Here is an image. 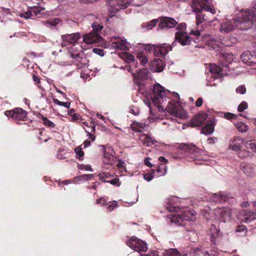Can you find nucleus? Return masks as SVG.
Listing matches in <instances>:
<instances>
[{
  "mask_svg": "<svg viewBox=\"0 0 256 256\" xmlns=\"http://www.w3.org/2000/svg\"><path fill=\"white\" fill-rule=\"evenodd\" d=\"M256 20V14L252 10H248L242 11L238 17L232 20H227L221 24L220 30L222 32L228 33L235 28L240 30L249 28Z\"/></svg>",
  "mask_w": 256,
  "mask_h": 256,
  "instance_id": "f257e3e1",
  "label": "nucleus"
},
{
  "mask_svg": "<svg viewBox=\"0 0 256 256\" xmlns=\"http://www.w3.org/2000/svg\"><path fill=\"white\" fill-rule=\"evenodd\" d=\"M177 198L173 196L168 199V210L170 212H180V214H170L168 215V218L170 219L172 222L175 224L177 226H184L186 222L189 220H192L190 217L194 216L195 212L194 210H189L188 208L180 209L177 206L174 204V201Z\"/></svg>",
  "mask_w": 256,
  "mask_h": 256,
  "instance_id": "f03ea898",
  "label": "nucleus"
},
{
  "mask_svg": "<svg viewBox=\"0 0 256 256\" xmlns=\"http://www.w3.org/2000/svg\"><path fill=\"white\" fill-rule=\"evenodd\" d=\"M194 12L196 14V24L198 25L204 21V15L202 10L210 12L212 14L216 13L214 7L210 4L208 0H192L190 5Z\"/></svg>",
  "mask_w": 256,
  "mask_h": 256,
  "instance_id": "7ed1b4c3",
  "label": "nucleus"
},
{
  "mask_svg": "<svg viewBox=\"0 0 256 256\" xmlns=\"http://www.w3.org/2000/svg\"><path fill=\"white\" fill-rule=\"evenodd\" d=\"M169 94L168 90H164V88L159 84H155L153 88V91L151 94L152 102L155 106L157 107L160 112L163 110L166 106Z\"/></svg>",
  "mask_w": 256,
  "mask_h": 256,
  "instance_id": "20e7f679",
  "label": "nucleus"
},
{
  "mask_svg": "<svg viewBox=\"0 0 256 256\" xmlns=\"http://www.w3.org/2000/svg\"><path fill=\"white\" fill-rule=\"evenodd\" d=\"M174 97V100L168 102V104L166 107V110L174 116L184 118H186V114L180 104L178 100L180 96L178 94H176Z\"/></svg>",
  "mask_w": 256,
  "mask_h": 256,
  "instance_id": "39448f33",
  "label": "nucleus"
},
{
  "mask_svg": "<svg viewBox=\"0 0 256 256\" xmlns=\"http://www.w3.org/2000/svg\"><path fill=\"white\" fill-rule=\"evenodd\" d=\"M127 244L130 248L139 252H146L148 250L146 243L134 236L132 237Z\"/></svg>",
  "mask_w": 256,
  "mask_h": 256,
  "instance_id": "423d86ee",
  "label": "nucleus"
},
{
  "mask_svg": "<svg viewBox=\"0 0 256 256\" xmlns=\"http://www.w3.org/2000/svg\"><path fill=\"white\" fill-rule=\"evenodd\" d=\"M214 212L218 220L224 222L229 220L232 215L231 210L226 207L217 208L214 210Z\"/></svg>",
  "mask_w": 256,
  "mask_h": 256,
  "instance_id": "0eeeda50",
  "label": "nucleus"
},
{
  "mask_svg": "<svg viewBox=\"0 0 256 256\" xmlns=\"http://www.w3.org/2000/svg\"><path fill=\"white\" fill-rule=\"evenodd\" d=\"M148 50H152V48L154 52L155 55L158 56H164L167 54L169 51L172 50V46L170 45H166L165 44L159 46H148L146 48Z\"/></svg>",
  "mask_w": 256,
  "mask_h": 256,
  "instance_id": "6e6552de",
  "label": "nucleus"
},
{
  "mask_svg": "<svg viewBox=\"0 0 256 256\" xmlns=\"http://www.w3.org/2000/svg\"><path fill=\"white\" fill-rule=\"evenodd\" d=\"M104 148L103 152L104 158L103 161L106 164L113 165L115 164L116 158L114 156L110 154L112 151V149L110 146H101Z\"/></svg>",
  "mask_w": 256,
  "mask_h": 256,
  "instance_id": "1a4fd4ad",
  "label": "nucleus"
},
{
  "mask_svg": "<svg viewBox=\"0 0 256 256\" xmlns=\"http://www.w3.org/2000/svg\"><path fill=\"white\" fill-rule=\"evenodd\" d=\"M62 46H66L67 44H74L79 40L81 35L79 32L71 34H66L62 36Z\"/></svg>",
  "mask_w": 256,
  "mask_h": 256,
  "instance_id": "9d476101",
  "label": "nucleus"
},
{
  "mask_svg": "<svg viewBox=\"0 0 256 256\" xmlns=\"http://www.w3.org/2000/svg\"><path fill=\"white\" fill-rule=\"evenodd\" d=\"M5 114L8 116H10L16 120H24L26 116V111L21 108H16L12 111H6Z\"/></svg>",
  "mask_w": 256,
  "mask_h": 256,
  "instance_id": "9b49d317",
  "label": "nucleus"
},
{
  "mask_svg": "<svg viewBox=\"0 0 256 256\" xmlns=\"http://www.w3.org/2000/svg\"><path fill=\"white\" fill-rule=\"evenodd\" d=\"M182 149L188 152L190 157L196 160L199 156L202 150L196 148L194 145H188V144H184L182 148Z\"/></svg>",
  "mask_w": 256,
  "mask_h": 256,
  "instance_id": "f8f14e48",
  "label": "nucleus"
},
{
  "mask_svg": "<svg viewBox=\"0 0 256 256\" xmlns=\"http://www.w3.org/2000/svg\"><path fill=\"white\" fill-rule=\"evenodd\" d=\"M208 118V114L204 112H200L196 114L190 122L192 127L200 126Z\"/></svg>",
  "mask_w": 256,
  "mask_h": 256,
  "instance_id": "ddd939ff",
  "label": "nucleus"
},
{
  "mask_svg": "<svg viewBox=\"0 0 256 256\" xmlns=\"http://www.w3.org/2000/svg\"><path fill=\"white\" fill-rule=\"evenodd\" d=\"M160 20L158 27L161 28H172L178 24V22L174 18L170 17H162Z\"/></svg>",
  "mask_w": 256,
  "mask_h": 256,
  "instance_id": "4468645a",
  "label": "nucleus"
},
{
  "mask_svg": "<svg viewBox=\"0 0 256 256\" xmlns=\"http://www.w3.org/2000/svg\"><path fill=\"white\" fill-rule=\"evenodd\" d=\"M102 40V38L96 32H90L84 36L83 40L87 44L100 42Z\"/></svg>",
  "mask_w": 256,
  "mask_h": 256,
  "instance_id": "2eb2a0df",
  "label": "nucleus"
},
{
  "mask_svg": "<svg viewBox=\"0 0 256 256\" xmlns=\"http://www.w3.org/2000/svg\"><path fill=\"white\" fill-rule=\"evenodd\" d=\"M176 39L182 46H186L190 44L191 39L190 37L186 32H177L176 33Z\"/></svg>",
  "mask_w": 256,
  "mask_h": 256,
  "instance_id": "dca6fc26",
  "label": "nucleus"
},
{
  "mask_svg": "<svg viewBox=\"0 0 256 256\" xmlns=\"http://www.w3.org/2000/svg\"><path fill=\"white\" fill-rule=\"evenodd\" d=\"M243 222H250L256 219V213L250 210H246L241 212L240 218Z\"/></svg>",
  "mask_w": 256,
  "mask_h": 256,
  "instance_id": "f3484780",
  "label": "nucleus"
},
{
  "mask_svg": "<svg viewBox=\"0 0 256 256\" xmlns=\"http://www.w3.org/2000/svg\"><path fill=\"white\" fill-rule=\"evenodd\" d=\"M164 64L160 58H155L150 64V68L153 72H161L163 70Z\"/></svg>",
  "mask_w": 256,
  "mask_h": 256,
  "instance_id": "a211bd4d",
  "label": "nucleus"
},
{
  "mask_svg": "<svg viewBox=\"0 0 256 256\" xmlns=\"http://www.w3.org/2000/svg\"><path fill=\"white\" fill-rule=\"evenodd\" d=\"M254 56L256 58V50L254 52L246 51L244 52L241 55V59L242 61L248 65H252L254 62L252 60Z\"/></svg>",
  "mask_w": 256,
  "mask_h": 256,
  "instance_id": "6ab92c4d",
  "label": "nucleus"
},
{
  "mask_svg": "<svg viewBox=\"0 0 256 256\" xmlns=\"http://www.w3.org/2000/svg\"><path fill=\"white\" fill-rule=\"evenodd\" d=\"M116 39L115 42H112L110 47L112 48H116L120 50H126L128 48L127 42L124 40L114 38Z\"/></svg>",
  "mask_w": 256,
  "mask_h": 256,
  "instance_id": "aec40b11",
  "label": "nucleus"
},
{
  "mask_svg": "<svg viewBox=\"0 0 256 256\" xmlns=\"http://www.w3.org/2000/svg\"><path fill=\"white\" fill-rule=\"evenodd\" d=\"M244 143V140L240 137H235L231 140L229 144V147L230 149L234 151L240 150L242 145Z\"/></svg>",
  "mask_w": 256,
  "mask_h": 256,
  "instance_id": "412c9836",
  "label": "nucleus"
},
{
  "mask_svg": "<svg viewBox=\"0 0 256 256\" xmlns=\"http://www.w3.org/2000/svg\"><path fill=\"white\" fill-rule=\"evenodd\" d=\"M228 196L226 194L220 192L218 194H212L210 198V200L216 202H222L227 200Z\"/></svg>",
  "mask_w": 256,
  "mask_h": 256,
  "instance_id": "4be33fe9",
  "label": "nucleus"
},
{
  "mask_svg": "<svg viewBox=\"0 0 256 256\" xmlns=\"http://www.w3.org/2000/svg\"><path fill=\"white\" fill-rule=\"evenodd\" d=\"M133 76L135 79L138 80H144L150 78L151 75V73L147 69H142L136 73H133Z\"/></svg>",
  "mask_w": 256,
  "mask_h": 256,
  "instance_id": "5701e85b",
  "label": "nucleus"
},
{
  "mask_svg": "<svg viewBox=\"0 0 256 256\" xmlns=\"http://www.w3.org/2000/svg\"><path fill=\"white\" fill-rule=\"evenodd\" d=\"M210 72L213 74H216L215 78H218L224 76V70L220 66L216 64H210L209 67Z\"/></svg>",
  "mask_w": 256,
  "mask_h": 256,
  "instance_id": "b1692460",
  "label": "nucleus"
},
{
  "mask_svg": "<svg viewBox=\"0 0 256 256\" xmlns=\"http://www.w3.org/2000/svg\"><path fill=\"white\" fill-rule=\"evenodd\" d=\"M215 124L214 120L208 121L206 125L202 129V133L205 134H210L214 131Z\"/></svg>",
  "mask_w": 256,
  "mask_h": 256,
  "instance_id": "393cba45",
  "label": "nucleus"
},
{
  "mask_svg": "<svg viewBox=\"0 0 256 256\" xmlns=\"http://www.w3.org/2000/svg\"><path fill=\"white\" fill-rule=\"evenodd\" d=\"M140 140L143 144L148 146H150L156 142L154 138L146 134L142 135L140 137Z\"/></svg>",
  "mask_w": 256,
  "mask_h": 256,
  "instance_id": "a878e982",
  "label": "nucleus"
},
{
  "mask_svg": "<svg viewBox=\"0 0 256 256\" xmlns=\"http://www.w3.org/2000/svg\"><path fill=\"white\" fill-rule=\"evenodd\" d=\"M162 256H186V254H182L176 248L165 250L162 252Z\"/></svg>",
  "mask_w": 256,
  "mask_h": 256,
  "instance_id": "bb28decb",
  "label": "nucleus"
},
{
  "mask_svg": "<svg viewBox=\"0 0 256 256\" xmlns=\"http://www.w3.org/2000/svg\"><path fill=\"white\" fill-rule=\"evenodd\" d=\"M221 60L220 61L222 62V66L223 67L226 68L228 64H230L232 60V55L229 54H221Z\"/></svg>",
  "mask_w": 256,
  "mask_h": 256,
  "instance_id": "cd10ccee",
  "label": "nucleus"
},
{
  "mask_svg": "<svg viewBox=\"0 0 256 256\" xmlns=\"http://www.w3.org/2000/svg\"><path fill=\"white\" fill-rule=\"evenodd\" d=\"M129 4L128 0H118L116 3V6L112 12L118 11L120 9H125L128 8Z\"/></svg>",
  "mask_w": 256,
  "mask_h": 256,
  "instance_id": "c85d7f7f",
  "label": "nucleus"
},
{
  "mask_svg": "<svg viewBox=\"0 0 256 256\" xmlns=\"http://www.w3.org/2000/svg\"><path fill=\"white\" fill-rule=\"evenodd\" d=\"M146 124L144 123L134 122L131 124L132 129L136 132H141L144 130Z\"/></svg>",
  "mask_w": 256,
  "mask_h": 256,
  "instance_id": "c756f323",
  "label": "nucleus"
},
{
  "mask_svg": "<svg viewBox=\"0 0 256 256\" xmlns=\"http://www.w3.org/2000/svg\"><path fill=\"white\" fill-rule=\"evenodd\" d=\"M120 56L122 59L124 60L126 62L128 63L132 62L134 60V56L132 54H130V53L128 52H122L120 54Z\"/></svg>",
  "mask_w": 256,
  "mask_h": 256,
  "instance_id": "7c9ffc66",
  "label": "nucleus"
},
{
  "mask_svg": "<svg viewBox=\"0 0 256 256\" xmlns=\"http://www.w3.org/2000/svg\"><path fill=\"white\" fill-rule=\"evenodd\" d=\"M242 170L244 174L248 176H252L254 174V169L250 164L244 165L242 166Z\"/></svg>",
  "mask_w": 256,
  "mask_h": 256,
  "instance_id": "2f4dec72",
  "label": "nucleus"
},
{
  "mask_svg": "<svg viewBox=\"0 0 256 256\" xmlns=\"http://www.w3.org/2000/svg\"><path fill=\"white\" fill-rule=\"evenodd\" d=\"M235 126L237 130L242 132H246L248 130V126L242 122H238Z\"/></svg>",
  "mask_w": 256,
  "mask_h": 256,
  "instance_id": "473e14b6",
  "label": "nucleus"
},
{
  "mask_svg": "<svg viewBox=\"0 0 256 256\" xmlns=\"http://www.w3.org/2000/svg\"><path fill=\"white\" fill-rule=\"evenodd\" d=\"M157 23L156 20H153L148 22L143 23L141 26L143 28H146V30L152 29L154 26H156Z\"/></svg>",
  "mask_w": 256,
  "mask_h": 256,
  "instance_id": "72a5a7b5",
  "label": "nucleus"
},
{
  "mask_svg": "<svg viewBox=\"0 0 256 256\" xmlns=\"http://www.w3.org/2000/svg\"><path fill=\"white\" fill-rule=\"evenodd\" d=\"M210 232L212 238H216L220 236V232L214 224H212L210 228Z\"/></svg>",
  "mask_w": 256,
  "mask_h": 256,
  "instance_id": "f704fd0d",
  "label": "nucleus"
},
{
  "mask_svg": "<svg viewBox=\"0 0 256 256\" xmlns=\"http://www.w3.org/2000/svg\"><path fill=\"white\" fill-rule=\"evenodd\" d=\"M256 140H246L244 142V146L246 148L248 149L252 150L254 152V149L256 148Z\"/></svg>",
  "mask_w": 256,
  "mask_h": 256,
  "instance_id": "c9c22d12",
  "label": "nucleus"
},
{
  "mask_svg": "<svg viewBox=\"0 0 256 256\" xmlns=\"http://www.w3.org/2000/svg\"><path fill=\"white\" fill-rule=\"evenodd\" d=\"M137 58L138 59L140 63L143 66L148 62V59L146 56L141 52L138 53Z\"/></svg>",
  "mask_w": 256,
  "mask_h": 256,
  "instance_id": "e433bc0d",
  "label": "nucleus"
},
{
  "mask_svg": "<svg viewBox=\"0 0 256 256\" xmlns=\"http://www.w3.org/2000/svg\"><path fill=\"white\" fill-rule=\"evenodd\" d=\"M74 152L76 154V157L80 160H82L84 156V152L82 150L80 146L76 147L74 149Z\"/></svg>",
  "mask_w": 256,
  "mask_h": 256,
  "instance_id": "4c0bfd02",
  "label": "nucleus"
},
{
  "mask_svg": "<svg viewBox=\"0 0 256 256\" xmlns=\"http://www.w3.org/2000/svg\"><path fill=\"white\" fill-rule=\"evenodd\" d=\"M166 166L164 164H160L156 169V171L160 173V176L164 175L166 173Z\"/></svg>",
  "mask_w": 256,
  "mask_h": 256,
  "instance_id": "58836bf2",
  "label": "nucleus"
},
{
  "mask_svg": "<svg viewBox=\"0 0 256 256\" xmlns=\"http://www.w3.org/2000/svg\"><path fill=\"white\" fill-rule=\"evenodd\" d=\"M53 102L56 104H58V105H59V106H64V107L66 108H69L70 107V102H60V100H58L56 98H53Z\"/></svg>",
  "mask_w": 256,
  "mask_h": 256,
  "instance_id": "ea45409f",
  "label": "nucleus"
},
{
  "mask_svg": "<svg viewBox=\"0 0 256 256\" xmlns=\"http://www.w3.org/2000/svg\"><path fill=\"white\" fill-rule=\"evenodd\" d=\"M41 118L44 122V123L48 126L50 128H54L55 126L54 124L52 121L48 120L46 117L42 116Z\"/></svg>",
  "mask_w": 256,
  "mask_h": 256,
  "instance_id": "a19ab883",
  "label": "nucleus"
},
{
  "mask_svg": "<svg viewBox=\"0 0 256 256\" xmlns=\"http://www.w3.org/2000/svg\"><path fill=\"white\" fill-rule=\"evenodd\" d=\"M100 180H101L106 181L105 178H108L110 177H112L113 175L111 174L110 172H102L99 174Z\"/></svg>",
  "mask_w": 256,
  "mask_h": 256,
  "instance_id": "79ce46f5",
  "label": "nucleus"
},
{
  "mask_svg": "<svg viewBox=\"0 0 256 256\" xmlns=\"http://www.w3.org/2000/svg\"><path fill=\"white\" fill-rule=\"evenodd\" d=\"M106 206L107 210L109 211H112L117 206L118 203L116 201H113L112 202L106 203Z\"/></svg>",
  "mask_w": 256,
  "mask_h": 256,
  "instance_id": "37998d69",
  "label": "nucleus"
},
{
  "mask_svg": "<svg viewBox=\"0 0 256 256\" xmlns=\"http://www.w3.org/2000/svg\"><path fill=\"white\" fill-rule=\"evenodd\" d=\"M248 107V105L246 102H242L239 105L238 108V111L240 112H242L246 110Z\"/></svg>",
  "mask_w": 256,
  "mask_h": 256,
  "instance_id": "c03bdc74",
  "label": "nucleus"
},
{
  "mask_svg": "<svg viewBox=\"0 0 256 256\" xmlns=\"http://www.w3.org/2000/svg\"><path fill=\"white\" fill-rule=\"evenodd\" d=\"M69 52L70 54V56L72 58L76 59V60L78 62H80L81 58H80V53L72 52L70 50H69Z\"/></svg>",
  "mask_w": 256,
  "mask_h": 256,
  "instance_id": "a18cd8bd",
  "label": "nucleus"
},
{
  "mask_svg": "<svg viewBox=\"0 0 256 256\" xmlns=\"http://www.w3.org/2000/svg\"><path fill=\"white\" fill-rule=\"evenodd\" d=\"M250 155V152L244 150L238 153L239 157L241 158H244L246 157H248Z\"/></svg>",
  "mask_w": 256,
  "mask_h": 256,
  "instance_id": "49530a36",
  "label": "nucleus"
},
{
  "mask_svg": "<svg viewBox=\"0 0 256 256\" xmlns=\"http://www.w3.org/2000/svg\"><path fill=\"white\" fill-rule=\"evenodd\" d=\"M45 10L44 8H42L41 6H34V9L33 10V12L34 14L36 16L38 15L42 11Z\"/></svg>",
  "mask_w": 256,
  "mask_h": 256,
  "instance_id": "de8ad7c7",
  "label": "nucleus"
},
{
  "mask_svg": "<svg viewBox=\"0 0 256 256\" xmlns=\"http://www.w3.org/2000/svg\"><path fill=\"white\" fill-rule=\"evenodd\" d=\"M61 20L59 18H54L46 22V23L52 26H56L58 24Z\"/></svg>",
  "mask_w": 256,
  "mask_h": 256,
  "instance_id": "09e8293b",
  "label": "nucleus"
},
{
  "mask_svg": "<svg viewBox=\"0 0 256 256\" xmlns=\"http://www.w3.org/2000/svg\"><path fill=\"white\" fill-rule=\"evenodd\" d=\"M92 27L94 30V32L96 33H97L102 28V26L101 25L94 23L92 25Z\"/></svg>",
  "mask_w": 256,
  "mask_h": 256,
  "instance_id": "8fccbe9b",
  "label": "nucleus"
},
{
  "mask_svg": "<svg viewBox=\"0 0 256 256\" xmlns=\"http://www.w3.org/2000/svg\"><path fill=\"white\" fill-rule=\"evenodd\" d=\"M236 92L240 94H244L246 92V88L244 86H240L237 88Z\"/></svg>",
  "mask_w": 256,
  "mask_h": 256,
  "instance_id": "3c124183",
  "label": "nucleus"
},
{
  "mask_svg": "<svg viewBox=\"0 0 256 256\" xmlns=\"http://www.w3.org/2000/svg\"><path fill=\"white\" fill-rule=\"evenodd\" d=\"M92 51L94 53L100 56H103L104 55V50L98 48H94L92 50Z\"/></svg>",
  "mask_w": 256,
  "mask_h": 256,
  "instance_id": "603ef678",
  "label": "nucleus"
},
{
  "mask_svg": "<svg viewBox=\"0 0 256 256\" xmlns=\"http://www.w3.org/2000/svg\"><path fill=\"white\" fill-rule=\"evenodd\" d=\"M224 116L228 120H232L236 118V114L230 112L224 114Z\"/></svg>",
  "mask_w": 256,
  "mask_h": 256,
  "instance_id": "864d4df0",
  "label": "nucleus"
},
{
  "mask_svg": "<svg viewBox=\"0 0 256 256\" xmlns=\"http://www.w3.org/2000/svg\"><path fill=\"white\" fill-rule=\"evenodd\" d=\"M32 16V11L28 10L26 12L21 15V17L24 18L28 19L30 18Z\"/></svg>",
  "mask_w": 256,
  "mask_h": 256,
  "instance_id": "5fc2aeb1",
  "label": "nucleus"
},
{
  "mask_svg": "<svg viewBox=\"0 0 256 256\" xmlns=\"http://www.w3.org/2000/svg\"><path fill=\"white\" fill-rule=\"evenodd\" d=\"M205 254L207 256H218L219 254L216 250H212L210 253H208L206 252Z\"/></svg>",
  "mask_w": 256,
  "mask_h": 256,
  "instance_id": "6e6d98bb",
  "label": "nucleus"
},
{
  "mask_svg": "<svg viewBox=\"0 0 256 256\" xmlns=\"http://www.w3.org/2000/svg\"><path fill=\"white\" fill-rule=\"evenodd\" d=\"M246 229V228L244 225H238L236 226V231L237 232H242L245 231Z\"/></svg>",
  "mask_w": 256,
  "mask_h": 256,
  "instance_id": "4d7b16f0",
  "label": "nucleus"
},
{
  "mask_svg": "<svg viewBox=\"0 0 256 256\" xmlns=\"http://www.w3.org/2000/svg\"><path fill=\"white\" fill-rule=\"evenodd\" d=\"M153 178L154 176L152 174H146L144 176V179L148 182L150 181Z\"/></svg>",
  "mask_w": 256,
  "mask_h": 256,
  "instance_id": "13d9d810",
  "label": "nucleus"
},
{
  "mask_svg": "<svg viewBox=\"0 0 256 256\" xmlns=\"http://www.w3.org/2000/svg\"><path fill=\"white\" fill-rule=\"evenodd\" d=\"M106 200L103 197H101L96 200V204H100L102 205H105L106 204Z\"/></svg>",
  "mask_w": 256,
  "mask_h": 256,
  "instance_id": "bf43d9fd",
  "label": "nucleus"
},
{
  "mask_svg": "<svg viewBox=\"0 0 256 256\" xmlns=\"http://www.w3.org/2000/svg\"><path fill=\"white\" fill-rule=\"evenodd\" d=\"M105 182H109L113 185H116L119 182V178H114L111 180L104 181Z\"/></svg>",
  "mask_w": 256,
  "mask_h": 256,
  "instance_id": "052dcab7",
  "label": "nucleus"
},
{
  "mask_svg": "<svg viewBox=\"0 0 256 256\" xmlns=\"http://www.w3.org/2000/svg\"><path fill=\"white\" fill-rule=\"evenodd\" d=\"M195 256H203L204 254L202 252V250L200 248H197L194 249Z\"/></svg>",
  "mask_w": 256,
  "mask_h": 256,
  "instance_id": "680f3d73",
  "label": "nucleus"
},
{
  "mask_svg": "<svg viewBox=\"0 0 256 256\" xmlns=\"http://www.w3.org/2000/svg\"><path fill=\"white\" fill-rule=\"evenodd\" d=\"M218 141V138H210L208 139V143L210 144H215Z\"/></svg>",
  "mask_w": 256,
  "mask_h": 256,
  "instance_id": "e2e57ef3",
  "label": "nucleus"
},
{
  "mask_svg": "<svg viewBox=\"0 0 256 256\" xmlns=\"http://www.w3.org/2000/svg\"><path fill=\"white\" fill-rule=\"evenodd\" d=\"M150 158H146L144 160V164L148 166L150 168H152V164L150 162Z\"/></svg>",
  "mask_w": 256,
  "mask_h": 256,
  "instance_id": "0e129e2a",
  "label": "nucleus"
},
{
  "mask_svg": "<svg viewBox=\"0 0 256 256\" xmlns=\"http://www.w3.org/2000/svg\"><path fill=\"white\" fill-rule=\"evenodd\" d=\"M202 98H199L196 102V106L198 107L200 106L202 104Z\"/></svg>",
  "mask_w": 256,
  "mask_h": 256,
  "instance_id": "69168bd1",
  "label": "nucleus"
},
{
  "mask_svg": "<svg viewBox=\"0 0 256 256\" xmlns=\"http://www.w3.org/2000/svg\"><path fill=\"white\" fill-rule=\"evenodd\" d=\"M93 176L92 174H86L82 176V177L85 180H88L90 179Z\"/></svg>",
  "mask_w": 256,
  "mask_h": 256,
  "instance_id": "338daca9",
  "label": "nucleus"
},
{
  "mask_svg": "<svg viewBox=\"0 0 256 256\" xmlns=\"http://www.w3.org/2000/svg\"><path fill=\"white\" fill-rule=\"evenodd\" d=\"M140 256H158V254H156V251H154L149 254H141Z\"/></svg>",
  "mask_w": 256,
  "mask_h": 256,
  "instance_id": "774afa93",
  "label": "nucleus"
}]
</instances>
